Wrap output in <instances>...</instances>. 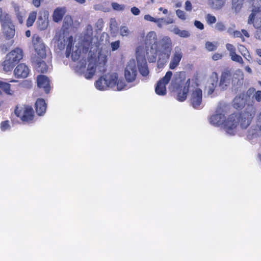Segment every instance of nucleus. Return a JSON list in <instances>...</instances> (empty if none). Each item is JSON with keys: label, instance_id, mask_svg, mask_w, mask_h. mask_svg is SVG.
Masks as SVG:
<instances>
[{"label": "nucleus", "instance_id": "f257e3e1", "mask_svg": "<svg viewBox=\"0 0 261 261\" xmlns=\"http://www.w3.org/2000/svg\"><path fill=\"white\" fill-rule=\"evenodd\" d=\"M93 28L91 25L86 27V33L81 39L73 40L72 36L67 37L65 33L62 31L57 33L55 38L57 40L56 45L60 49H63L66 45V56L67 57L71 56L73 61L77 60L80 57L89 51L92 47H96V50L102 45L107 43L109 36L107 33H103L99 36L92 37Z\"/></svg>", "mask_w": 261, "mask_h": 261}, {"label": "nucleus", "instance_id": "f03ea898", "mask_svg": "<svg viewBox=\"0 0 261 261\" xmlns=\"http://www.w3.org/2000/svg\"><path fill=\"white\" fill-rule=\"evenodd\" d=\"M143 46L146 57L149 62L157 61L158 67L162 68L170 58L173 48L172 39L168 36H164L158 41L155 32H149L145 36Z\"/></svg>", "mask_w": 261, "mask_h": 261}, {"label": "nucleus", "instance_id": "7ed1b4c3", "mask_svg": "<svg viewBox=\"0 0 261 261\" xmlns=\"http://www.w3.org/2000/svg\"><path fill=\"white\" fill-rule=\"evenodd\" d=\"M88 64L86 69L85 60H81L76 65V71L80 74H83L86 79H91L95 73H100L105 70V66L110 52L103 47L96 50V47H92L87 53ZM80 57L82 58L85 57Z\"/></svg>", "mask_w": 261, "mask_h": 261}, {"label": "nucleus", "instance_id": "20e7f679", "mask_svg": "<svg viewBox=\"0 0 261 261\" xmlns=\"http://www.w3.org/2000/svg\"><path fill=\"white\" fill-rule=\"evenodd\" d=\"M255 114V109L252 106H248L240 114L229 115L224 123V131L227 135L233 136L240 129H246L250 125Z\"/></svg>", "mask_w": 261, "mask_h": 261}, {"label": "nucleus", "instance_id": "39448f33", "mask_svg": "<svg viewBox=\"0 0 261 261\" xmlns=\"http://www.w3.org/2000/svg\"><path fill=\"white\" fill-rule=\"evenodd\" d=\"M95 88L100 91H106L109 89L120 91L126 85L121 78H119L116 73H109L98 79L94 83Z\"/></svg>", "mask_w": 261, "mask_h": 261}, {"label": "nucleus", "instance_id": "423d86ee", "mask_svg": "<svg viewBox=\"0 0 261 261\" xmlns=\"http://www.w3.org/2000/svg\"><path fill=\"white\" fill-rule=\"evenodd\" d=\"M190 88V99L192 106L196 109L202 108V91L199 87V81L197 77L191 78Z\"/></svg>", "mask_w": 261, "mask_h": 261}, {"label": "nucleus", "instance_id": "0eeeda50", "mask_svg": "<svg viewBox=\"0 0 261 261\" xmlns=\"http://www.w3.org/2000/svg\"><path fill=\"white\" fill-rule=\"evenodd\" d=\"M143 46H138L136 49V57L138 62V69L143 76H146L149 73L147 62L145 58Z\"/></svg>", "mask_w": 261, "mask_h": 261}, {"label": "nucleus", "instance_id": "6e6552de", "mask_svg": "<svg viewBox=\"0 0 261 261\" xmlns=\"http://www.w3.org/2000/svg\"><path fill=\"white\" fill-rule=\"evenodd\" d=\"M15 115L23 122H29L32 121L34 117V111L30 106L17 107L15 110Z\"/></svg>", "mask_w": 261, "mask_h": 261}, {"label": "nucleus", "instance_id": "1a4fd4ad", "mask_svg": "<svg viewBox=\"0 0 261 261\" xmlns=\"http://www.w3.org/2000/svg\"><path fill=\"white\" fill-rule=\"evenodd\" d=\"M137 69L135 59L130 60L127 63L124 70V76L128 82H132L136 79Z\"/></svg>", "mask_w": 261, "mask_h": 261}, {"label": "nucleus", "instance_id": "9d476101", "mask_svg": "<svg viewBox=\"0 0 261 261\" xmlns=\"http://www.w3.org/2000/svg\"><path fill=\"white\" fill-rule=\"evenodd\" d=\"M172 76V72L168 71L165 75L156 84L155 91L159 95H165L166 94V85L169 83Z\"/></svg>", "mask_w": 261, "mask_h": 261}, {"label": "nucleus", "instance_id": "9b49d317", "mask_svg": "<svg viewBox=\"0 0 261 261\" xmlns=\"http://www.w3.org/2000/svg\"><path fill=\"white\" fill-rule=\"evenodd\" d=\"M261 135V111L256 116L255 124L253 125L248 130L247 138L248 139L257 137Z\"/></svg>", "mask_w": 261, "mask_h": 261}, {"label": "nucleus", "instance_id": "f8f14e48", "mask_svg": "<svg viewBox=\"0 0 261 261\" xmlns=\"http://www.w3.org/2000/svg\"><path fill=\"white\" fill-rule=\"evenodd\" d=\"M144 19L148 21L153 22L156 24L159 28H163L164 25H168L174 23V19L170 17L167 18H154L149 14L144 15Z\"/></svg>", "mask_w": 261, "mask_h": 261}, {"label": "nucleus", "instance_id": "ddd939ff", "mask_svg": "<svg viewBox=\"0 0 261 261\" xmlns=\"http://www.w3.org/2000/svg\"><path fill=\"white\" fill-rule=\"evenodd\" d=\"M33 44L35 50L38 56L41 59L46 57V50L42 39L38 36H34L33 37Z\"/></svg>", "mask_w": 261, "mask_h": 261}, {"label": "nucleus", "instance_id": "4468645a", "mask_svg": "<svg viewBox=\"0 0 261 261\" xmlns=\"http://www.w3.org/2000/svg\"><path fill=\"white\" fill-rule=\"evenodd\" d=\"M218 81V74L213 72L208 79L205 86L204 91L207 95H211L217 86Z\"/></svg>", "mask_w": 261, "mask_h": 261}, {"label": "nucleus", "instance_id": "2eb2a0df", "mask_svg": "<svg viewBox=\"0 0 261 261\" xmlns=\"http://www.w3.org/2000/svg\"><path fill=\"white\" fill-rule=\"evenodd\" d=\"M182 58V53L181 49L178 47H176L174 48L173 54L171 56L169 65V68L172 70L175 69L179 65V63Z\"/></svg>", "mask_w": 261, "mask_h": 261}, {"label": "nucleus", "instance_id": "dca6fc26", "mask_svg": "<svg viewBox=\"0 0 261 261\" xmlns=\"http://www.w3.org/2000/svg\"><path fill=\"white\" fill-rule=\"evenodd\" d=\"M30 72V68L24 63L18 64L14 70V75L17 78H26Z\"/></svg>", "mask_w": 261, "mask_h": 261}, {"label": "nucleus", "instance_id": "f3484780", "mask_svg": "<svg viewBox=\"0 0 261 261\" xmlns=\"http://www.w3.org/2000/svg\"><path fill=\"white\" fill-rule=\"evenodd\" d=\"M226 49L229 52V55L232 61L237 62L239 64H243L244 63L242 58L236 53V48L232 44L226 43L225 45Z\"/></svg>", "mask_w": 261, "mask_h": 261}, {"label": "nucleus", "instance_id": "a211bd4d", "mask_svg": "<svg viewBox=\"0 0 261 261\" xmlns=\"http://www.w3.org/2000/svg\"><path fill=\"white\" fill-rule=\"evenodd\" d=\"M191 79H189L186 82L184 86H181L177 93V99L179 101H185L187 97L188 93H190V88L189 86L191 84Z\"/></svg>", "mask_w": 261, "mask_h": 261}, {"label": "nucleus", "instance_id": "6ab92c4d", "mask_svg": "<svg viewBox=\"0 0 261 261\" xmlns=\"http://www.w3.org/2000/svg\"><path fill=\"white\" fill-rule=\"evenodd\" d=\"M256 9L254 10L253 15H256V18L253 20L254 27L256 29L254 34L256 39L261 40V12H257Z\"/></svg>", "mask_w": 261, "mask_h": 261}, {"label": "nucleus", "instance_id": "aec40b11", "mask_svg": "<svg viewBox=\"0 0 261 261\" xmlns=\"http://www.w3.org/2000/svg\"><path fill=\"white\" fill-rule=\"evenodd\" d=\"M248 95L245 93H241L237 95L232 101V106L236 109H241L246 105Z\"/></svg>", "mask_w": 261, "mask_h": 261}, {"label": "nucleus", "instance_id": "412c9836", "mask_svg": "<svg viewBox=\"0 0 261 261\" xmlns=\"http://www.w3.org/2000/svg\"><path fill=\"white\" fill-rule=\"evenodd\" d=\"M225 116L222 113H216L211 116L209 121L211 124L215 126H219L223 125V128L224 129V123L226 121Z\"/></svg>", "mask_w": 261, "mask_h": 261}, {"label": "nucleus", "instance_id": "4be33fe9", "mask_svg": "<svg viewBox=\"0 0 261 261\" xmlns=\"http://www.w3.org/2000/svg\"><path fill=\"white\" fill-rule=\"evenodd\" d=\"M6 57L8 58L9 60L16 64L23 58L22 50L19 48H16L8 54Z\"/></svg>", "mask_w": 261, "mask_h": 261}, {"label": "nucleus", "instance_id": "5701e85b", "mask_svg": "<svg viewBox=\"0 0 261 261\" xmlns=\"http://www.w3.org/2000/svg\"><path fill=\"white\" fill-rule=\"evenodd\" d=\"M37 85L40 88H43L45 93H47L50 90L49 81L47 77L44 75H39L37 76Z\"/></svg>", "mask_w": 261, "mask_h": 261}, {"label": "nucleus", "instance_id": "b1692460", "mask_svg": "<svg viewBox=\"0 0 261 261\" xmlns=\"http://www.w3.org/2000/svg\"><path fill=\"white\" fill-rule=\"evenodd\" d=\"M34 63L39 72L46 73L50 69L51 65L49 61L46 63L44 61L36 59Z\"/></svg>", "mask_w": 261, "mask_h": 261}, {"label": "nucleus", "instance_id": "393cba45", "mask_svg": "<svg viewBox=\"0 0 261 261\" xmlns=\"http://www.w3.org/2000/svg\"><path fill=\"white\" fill-rule=\"evenodd\" d=\"M232 79V76L229 72L225 71L222 72L220 80L219 86L222 89L226 88L229 85Z\"/></svg>", "mask_w": 261, "mask_h": 261}, {"label": "nucleus", "instance_id": "a878e982", "mask_svg": "<svg viewBox=\"0 0 261 261\" xmlns=\"http://www.w3.org/2000/svg\"><path fill=\"white\" fill-rule=\"evenodd\" d=\"M36 113L39 116L43 115L46 109V104L43 99L38 98L35 103Z\"/></svg>", "mask_w": 261, "mask_h": 261}, {"label": "nucleus", "instance_id": "bb28decb", "mask_svg": "<svg viewBox=\"0 0 261 261\" xmlns=\"http://www.w3.org/2000/svg\"><path fill=\"white\" fill-rule=\"evenodd\" d=\"M48 13L47 12H43V17L40 16L37 20V23L38 28L41 30H44L46 29L48 26Z\"/></svg>", "mask_w": 261, "mask_h": 261}, {"label": "nucleus", "instance_id": "cd10ccee", "mask_svg": "<svg viewBox=\"0 0 261 261\" xmlns=\"http://www.w3.org/2000/svg\"><path fill=\"white\" fill-rule=\"evenodd\" d=\"M3 33L8 39H10L13 37L15 35L14 26L12 23L5 26H2Z\"/></svg>", "mask_w": 261, "mask_h": 261}, {"label": "nucleus", "instance_id": "c85d7f7f", "mask_svg": "<svg viewBox=\"0 0 261 261\" xmlns=\"http://www.w3.org/2000/svg\"><path fill=\"white\" fill-rule=\"evenodd\" d=\"M66 12L65 7H59L56 9L53 14V20L55 22H59L62 19V18Z\"/></svg>", "mask_w": 261, "mask_h": 261}, {"label": "nucleus", "instance_id": "c756f323", "mask_svg": "<svg viewBox=\"0 0 261 261\" xmlns=\"http://www.w3.org/2000/svg\"><path fill=\"white\" fill-rule=\"evenodd\" d=\"M15 65L14 62L6 57L5 60L0 64V68H2V69L7 72L11 71Z\"/></svg>", "mask_w": 261, "mask_h": 261}, {"label": "nucleus", "instance_id": "7c9ffc66", "mask_svg": "<svg viewBox=\"0 0 261 261\" xmlns=\"http://www.w3.org/2000/svg\"><path fill=\"white\" fill-rule=\"evenodd\" d=\"M0 22L2 26L11 23V18L10 15L6 12H3L2 8L0 7Z\"/></svg>", "mask_w": 261, "mask_h": 261}, {"label": "nucleus", "instance_id": "2f4dec72", "mask_svg": "<svg viewBox=\"0 0 261 261\" xmlns=\"http://www.w3.org/2000/svg\"><path fill=\"white\" fill-rule=\"evenodd\" d=\"M169 30L173 32L176 35H178L180 37L187 38L190 36V33L186 30H180L177 27L174 26L173 28L171 27Z\"/></svg>", "mask_w": 261, "mask_h": 261}, {"label": "nucleus", "instance_id": "473e14b6", "mask_svg": "<svg viewBox=\"0 0 261 261\" xmlns=\"http://www.w3.org/2000/svg\"><path fill=\"white\" fill-rule=\"evenodd\" d=\"M0 89H1L7 95L13 96L14 91L11 88V85L8 83L0 81Z\"/></svg>", "mask_w": 261, "mask_h": 261}, {"label": "nucleus", "instance_id": "72a5a7b5", "mask_svg": "<svg viewBox=\"0 0 261 261\" xmlns=\"http://www.w3.org/2000/svg\"><path fill=\"white\" fill-rule=\"evenodd\" d=\"M253 93H254L252 97L253 98L258 102H261V90L256 91L254 88H251L248 90L247 94L249 96V95L252 94Z\"/></svg>", "mask_w": 261, "mask_h": 261}, {"label": "nucleus", "instance_id": "f704fd0d", "mask_svg": "<svg viewBox=\"0 0 261 261\" xmlns=\"http://www.w3.org/2000/svg\"><path fill=\"white\" fill-rule=\"evenodd\" d=\"M225 0H209L208 3L212 8L215 9L221 8L224 5Z\"/></svg>", "mask_w": 261, "mask_h": 261}, {"label": "nucleus", "instance_id": "c9c22d12", "mask_svg": "<svg viewBox=\"0 0 261 261\" xmlns=\"http://www.w3.org/2000/svg\"><path fill=\"white\" fill-rule=\"evenodd\" d=\"M232 82H235L234 80H237L238 82L241 83L244 79V73L242 70L238 69H237L233 73L232 77Z\"/></svg>", "mask_w": 261, "mask_h": 261}, {"label": "nucleus", "instance_id": "e433bc0d", "mask_svg": "<svg viewBox=\"0 0 261 261\" xmlns=\"http://www.w3.org/2000/svg\"><path fill=\"white\" fill-rule=\"evenodd\" d=\"M37 14V13L36 11H32L30 13L27 20V25L28 27H31L33 24L36 19Z\"/></svg>", "mask_w": 261, "mask_h": 261}, {"label": "nucleus", "instance_id": "4c0bfd02", "mask_svg": "<svg viewBox=\"0 0 261 261\" xmlns=\"http://www.w3.org/2000/svg\"><path fill=\"white\" fill-rule=\"evenodd\" d=\"M0 129L2 132H6L11 129L10 122L9 120L2 121L0 123Z\"/></svg>", "mask_w": 261, "mask_h": 261}, {"label": "nucleus", "instance_id": "58836bf2", "mask_svg": "<svg viewBox=\"0 0 261 261\" xmlns=\"http://www.w3.org/2000/svg\"><path fill=\"white\" fill-rule=\"evenodd\" d=\"M218 44L217 42L207 41L205 43V48L209 51H214L217 49Z\"/></svg>", "mask_w": 261, "mask_h": 261}, {"label": "nucleus", "instance_id": "ea45409f", "mask_svg": "<svg viewBox=\"0 0 261 261\" xmlns=\"http://www.w3.org/2000/svg\"><path fill=\"white\" fill-rule=\"evenodd\" d=\"M73 24L72 19L70 16H66L64 19L63 27L65 29H68Z\"/></svg>", "mask_w": 261, "mask_h": 261}, {"label": "nucleus", "instance_id": "a19ab883", "mask_svg": "<svg viewBox=\"0 0 261 261\" xmlns=\"http://www.w3.org/2000/svg\"><path fill=\"white\" fill-rule=\"evenodd\" d=\"M119 34L122 37L128 36L130 34V31L126 26H121L119 29Z\"/></svg>", "mask_w": 261, "mask_h": 261}, {"label": "nucleus", "instance_id": "79ce46f5", "mask_svg": "<svg viewBox=\"0 0 261 261\" xmlns=\"http://www.w3.org/2000/svg\"><path fill=\"white\" fill-rule=\"evenodd\" d=\"M238 49L240 54L244 57H246L247 56V54H249V52L247 49L243 45L239 44L238 45Z\"/></svg>", "mask_w": 261, "mask_h": 261}, {"label": "nucleus", "instance_id": "37998d69", "mask_svg": "<svg viewBox=\"0 0 261 261\" xmlns=\"http://www.w3.org/2000/svg\"><path fill=\"white\" fill-rule=\"evenodd\" d=\"M111 5L114 10L118 11H122L125 8V5H120L117 3H112Z\"/></svg>", "mask_w": 261, "mask_h": 261}, {"label": "nucleus", "instance_id": "c03bdc74", "mask_svg": "<svg viewBox=\"0 0 261 261\" xmlns=\"http://www.w3.org/2000/svg\"><path fill=\"white\" fill-rule=\"evenodd\" d=\"M15 11L17 15V18L19 22L21 23L23 22V14L19 11V8L18 7H15Z\"/></svg>", "mask_w": 261, "mask_h": 261}, {"label": "nucleus", "instance_id": "a18cd8bd", "mask_svg": "<svg viewBox=\"0 0 261 261\" xmlns=\"http://www.w3.org/2000/svg\"><path fill=\"white\" fill-rule=\"evenodd\" d=\"M176 14L177 16L182 20H185L187 19L186 13L181 10H177L176 11Z\"/></svg>", "mask_w": 261, "mask_h": 261}, {"label": "nucleus", "instance_id": "49530a36", "mask_svg": "<svg viewBox=\"0 0 261 261\" xmlns=\"http://www.w3.org/2000/svg\"><path fill=\"white\" fill-rule=\"evenodd\" d=\"M205 19L208 24H213L216 22V17L210 14L206 15Z\"/></svg>", "mask_w": 261, "mask_h": 261}, {"label": "nucleus", "instance_id": "de8ad7c7", "mask_svg": "<svg viewBox=\"0 0 261 261\" xmlns=\"http://www.w3.org/2000/svg\"><path fill=\"white\" fill-rule=\"evenodd\" d=\"M120 46V41L119 40L112 42L111 43V47L112 51H115L119 48Z\"/></svg>", "mask_w": 261, "mask_h": 261}, {"label": "nucleus", "instance_id": "09e8293b", "mask_svg": "<svg viewBox=\"0 0 261 261\" xmlns=\"http://www.w3.org/2000/svg\"><path fill=\"white\" fill-rule=\"evenodd\" d=\"M225 27L224 24H223V23L221 22H218L215 25V29L218 31H224L225 30Z\"/></svg>", "mask_w": 261, "mask_h": 261}, {"label": "nucleus", "instance_id": "8fccbe9b", "mask_svg": "<svg viewBox=\"0 0 261 261\" xmlns=\"http://www.w3.org/2000/svg\"><path fill=\"white\" fill-rule=\"evenodd\" d=\"M233 37H239V38H241L242 39V41L243 42H244L245 41V39L244 38V37L242 36V34L241 33V32H240L239 31H234V32H233Z\"/></svg>", "mask_w": 261, "mask_h": 261}, {"label": "nucleus", "instance_id": "3c124183", "mask_svg": "<svg viewBox=\"0 0 261 261\" xmlns=\"http://www.w3.org/2000/svg\"><path fill=\"white\" fill-rule=\"evenodd\" d=\"M192 9V6L191 3L187 1L185 3V10L187 11H191Z\"/></svg>", "mask_w": 261, "mask_h": 261}, {"label": "nucleus", "instance_id": "603ef678", "mask_svg": "<svg viewBox=\"0 0 261 261\" xmlns=\"http://www.w3.org/2000/svg\"><path fill=\"white\" fill-rule=\"evenodd\" d=\"M130 11L134 15H138L140 13V10L136 7H132Z\"/></svg>", "mask_w": 261, "mask_h": 261}, {"label": "nucleus", "instance_id": "864d4df0", "mask_svg": "<svg viewBox=\"0 0 261 261\" xmlns=\"http://www.w3.org/2000/svg\"><path fill=\"white\" fill-rule=\"evenodd\" d=\"M194 25L200 30H203L204 28L203 24L199 21L196 20L194 22Z\"/></svg>", "mask_w": 261, "mask_h": 261}, {"label": "nucleus", "instance_id": "5fc2aeb1", "mask_svg": "<svg viewBox=\"0 0 261 261\" xmlns=\"http://www.w3.org/2000/svg\"><path fill=\"white\" fill-rule=\"evenodd\" d=\"M222 57V56L221 54L216 53L213 56L212 59L215 61H217L220 59Z\"/></svg>", "mask_w": 261, "mask_h": 261}, {"label": "nucleus", "instance_id": "6e6d98bb", "mask_svg": "<svg viewBox=\"0 0 261 261\" xmlns=\"http://www.w3.org/2000/svg\"><path fill=\"white\" fill-rule=\"evenodd\" d=\"M42 0H33V4L36 7H39Z\"/></svg>", "mask_w": 261, "mask_h": 261}, {"label": "nucleus", "instance_id": "4d7b16f0", "mask_svg": "<svg viewBox=\"0 0 261 261\" xmlns=\"http://www.w3.org/2000/svg\"><path fill=\"white\" fill-rule=\"evenodd\" d=\"M159 10L162 12V13L164 15H166L168 13V11L167 9H165L163 7H160L159 8Z\"/></svg>", "mask_w": 261, "mask_h": 261}, {"label": "nucleus", "instance_id": "13d9d810", "mask_svg": "<svg viewBox=\"0 0 261 261\" xmlns=\"http://www.w3.org/2000/svg\"><path fill=\"white\" fill-rule=\"evenodd\" d=\"M174 79H173L171 81V83L170 84V86L169 87V88L172 91H174L176 89V87L174 86Z\"/></svg>", "mask_w": 261, "mask_h": 261}, {"label": "nucleus", "instance_id": "bf43d9fd", "mask_svg": "<svg viewBox=\"0 0 261 261\" xmlns=\"http://www.w3.org/2000/svg\"><path fill=\"white\" fill-rule=\"evenodd\" d=\"M241 33L242 34V36L244 35V36H245L247 38L249 37V34L246 30H242Z\"/></svg>", "mask_w": 261, "mask_h": 261}, {"label": "nucleus", "instance_id": "052dcab7", "mask_svg": "<svg viewBox=\"0 0 261 261\" xmlns=\"http://www.w3.org/2000/svg\"><path fill=\"white\" fill-rule=\"evenodd\" d=\"M244 69L248 73H249L250 74H252V69L248 66H245V68H244Z\"/></svg>", "mask_w": 261, "mask_h": 261}, {"label": "nucleus", "instance_id": "680f3d73", "mask_svg": "<svg viewBox=\"0 0 261 261\" xmlns=\"http://www.w3.org/2000/svg\"><path fill=\"white\" fill-rule=\"evenodd\" d=\"M256 54L261 58V49L260 48H257L255 50Z\"/></svg>", "mask_w": 261, "mask_h": 261}, {"label": "nucleus", "instance_id": "e2e57ef3", "mask_svg": "<svg viewBox=\"0 0 261 261\" xmlns=\"http://www.w3.org/2000/svg\"><path fill=\"white\" fill-rule=\"evenodd\" d=\"M115 22L116 21L114 19L111 20L110 28L111 29H112L113 26H115Z\"/></svg>", "mask_w": 261, "mask_h": 261}, {"label": "nucleus", "instance_id": "0e129e2a", "mask_svg": "<svg viewBox=\"0 0 261 261\" xmlns=\"http://www.w3.org/2000/svg\"><path fill=\"white\" fill-rule=\"evenodd\" d=\"M234 31H233L232 29H228L227 30V32L228 33V34L229 35H233V32H234Z\"/></svg>", "mask_w": 261, "mask_h": 261}, {"label": "nucleus", "instance_id": "69168bd1", "mask_svg": "<svg viewBox=\"0 0 261 261\" xmlns=\"http://www.w3.org/2000/svg\"><path fill=\"white\" fill-rule=\"evenodd\" d=\"M94 9L95 10H100V6H99V5H94Z\"/></svg>", "mask_w": 261, "mask_h": 261}, {"label": "nucleus", "instance_id": "338daca9", "mask_svg": "<svg viewBox=\"0 0 261 261\" xmlns=\"http://www.w3.org/2000/svg\"><path fill=\"white\" fill-rule=\"evenodd\" d=\"M25 36L27 37H29L31 36V32L30 31H27L25 32Z\"/></svg>", "mask_w": 261, "mask_h": 261}, {"label": "nucleus", "instance_id": "774afa93", "mask_svg": "<svg viewBox=\"0 0 261 261\" xmlns=\"http://www.w3.org/2000/svg\"><path fill=\"white\" fill-rule=\"evenodd\" d=\"M247 60H248L249 62L250 61V59H251V57L248 54H247V56H246V57H244Z\"/></svg>", "mask_w": 261, "mask_h": 261}]
</instances>
